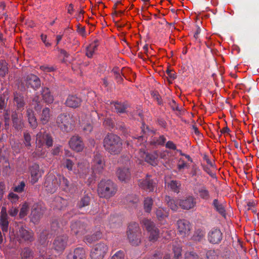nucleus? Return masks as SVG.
Listing matches in <instances>:
<instances>
[{
	"instance_id": "nucleus-11",
	"label": "nucleus",
	"mask_w": 259,
	"mask_h": 259,
	"mask_svg": "<svg viewBox=\"0 0 259 259\" xmlns=\"http://www.w3.org/2000/svg\"><path fill=\"white\" fill-rule=\"evenodd\" d=\"M67 241L68 236L66 235L57 236L53 241V247L57 252L62 253L66 247Z\"/></svg>"
},
{
	"instance_id": "nucleus-58",
	"label": "nucleus",
	"mask_w": 259,
	"mask_h": 259,
	"mask_svg": "<svg viewBox=\"0 0 259 259\" xmlns=\"http://www.w3.org/2000/svg\"><path fill=\"white\" fill-rule=\"evenodd\" d=\"M151 96L152 97L157 101V103L159 105H163V102L161 99V97L159 95L158 93L157 92H153L151 93Z\"/></svg>"
},
{
	"instance_id": "nucleus-6",
	"label": "nucleus",
	"mask_w": 259,
	"mask_h": 259,
	"mask_svg": "<svg viewBox=\"0 0 259 259\" xmlns=\"http://www.w3.org/2000/svg\"><path fill=\"white\" fill-rule=\"evenodd\" d=\"M142 224L149 234V240L152 242L156 241L159 237V232L154 222L150 220L144 219L142 221Z\"/></svg>"
},
{
	"instance_id": "nucleus-63",
	"label": "nucleus",
	"mask_w": 259,
	"mask_h": 259,
	"mask_svg": "<svg viewBox=\"0 0 259 259\" xmlns=\"http://www.w3.org/2000/svg\"><path fill=\"white\" fill-rule=\"evenodd\" d=\"M104 124L110 128H113L114 126L113 121L110 118H106L104 121Z\"/></svg>"
},
{
	"instance_id": "nucleus-64",
	"label": "nucleus",
	"mask_w": 259,
	"mask_h": 259,
	"mask_svg": "<svg viewBox=\"0 0 259 259\" xmlns=\"http://www.w3.org/2000/svg\"><path fill=\"white\" fill-rule=\"evenodd\" d=\"M162 257V254L159 251H157L151 256L149 257L147 259H160Z\"/></svg>"
},
{
	"instance_id": "nucleus-33",
	"label": "nucleus",
	"mask_w": 259,
	"mask_h": 259,
	"mask_svg": "<svg viewBox=\"0 0 259 259\" xmlns=\"http://www.w3.org/2000/svg\"><path fill=\"white\" fill-rule=\"evenodd\" d=\"M41 95L44 101L48 104H51L54 101V96L48 88H43Z\"/></svg>"
},
{
	"instance_id": "nucleus-26",
	"label": "nucleus",
	"mask_w": 259,
	"mask_h": 259,
	"mask_svg": "<svg viewBox=\"0 0 259 259\" xmlns=\"http://www.w3.org/2000/svg\"><path fill=\"white\" fill-rule=\"evenodd\" d=\"M212 206L214 210L224 218L226 217V204L219 201L218 199H214L212 203Z\"/></svg>"
},
{
	"instance_id": "nucleus-43",
	"label": "nucleus",
	"mask_w": 259,
	"mask_h": 259,
	"mask_svg": "<svg viewBox=\"0 0 259 259\" xmlns=\"http://www.w3.org/2000/svg\"><path fill=\"white\" fill-rule=\"evenodd\" d=\"M54 202L56 207L60 209H63L67 204V200L61 197H57L55 198Z\"/></svg>"
},
{
	"instance_id": "nucleus-25",
	"label": "nucleus",
	"mask_w": 259,
	"mask_h": 259,
	"mask_svg": "<svg viewBox=\"0 0 259 259\" xmlns=\"http://www.w3.org/2000/svg\"><path fill=\"white\" fill-rule=\"evenodd\" d=\"M13 102L18 110L23 109L25 102L23 94L18 92L14 93Z\"/></svg>"
},
{
	"instance_id": "nucleus-42",
	"label": "nucleus",
	"mask_w": 259,
	"mask_h": 259,
	"mask_svg": "<svg viewBox=\"0 0 259 259\" xmlns=\"http://www.w3.org/2000/svg\"><path fill=\"white\" fill-rule=\"evenodd\" d=\"M153 204V200L151 197L145 198L144 201V208L145 212H151Z\"/></svg>"
},
{
	"instance_id": "nucleus-19",
	"label": "nucleus",
	"mask_w": 259,
	"mask_h": 259,
	"mask_svg": "<svg viewBox=\"0 0 259 259\" xmlns=\"http://www.w3.org/2000/svg\"><path fill=\"white\" fill-rule=\"evenodd\" d=\"M36 141L41 145L45 144L48 147L53 146V139L52 136L46 132H39L36 135Z\"/></svg>"
},
{
	"instance_id": "nucleus-31",
	"label": "nucleus",
	"mask_w": 259,
	"mask_h": 259,
	"mask_svg": "<svg viewBox=\"0 0 259 259\" xmlns=\"http://www.w3.org/2000/svg\"><path fill=\"white\" fill-rule=\"evenodd\" d=\"M22 116L17 113H13L12 115L13 126L17 130H21L24 126Z\"/></svg>"
},
{
	"instance_id": "nucleus-60",
	"label": "nucleus",
	"mask_w": 259,
	"mask_h": 259,
	"mask_svg": "<svg viewBox=\"0 0 259 259\" xmlns=\"http://www.w3.org/2000/svg\"><path fill=\"white\" fill-rule=\"evenodd\" d=\"M165 147L167 149L176 150H177L176 145L171 141H168L165 144Z\"/></svg>"
},
{
	"instance_id": "nucleus-4",
	"label": "nucleus",
	"mask_w": 259,
	"mask_h": 259,
	"mask_svg": "<svg viewBox=\"0 0 259 259\" xmlns=\"http://www.w3.org/2000/svg\"><path fill=\"white\" fill-rule=\"evenodd\" d=\"M127 236L129 242L132 245L137 246L141 243V231L138 223L132 222L129 224Z\"/></svg>"
},
{
	"instance_id": "nucleus-59",
	"label": "nucleus",
	"mask_w": 259,
	"mask_h": 259,
	"mask_svg": "<svg viewBox=\"0 0 259 259\" xmlns=\"http://www.w3.org/2000/svg\"><path fill=\"white\" fill-rule=\"evenodd\" d=\"M124 254L122 250L117 251L111 257V259H124Z\"/></svg>"
},
{
	"instance_id": "nucleus-22",
	"label": "nucleus",
	"mask_w": 259,
	"mask_h": 259,
	"mask_svg": "<svg viewBox=\"0 0 259 259\" xmlns=\"http://www.w3.org/2000/svg\"><path fill=\"white\" fill-rule=\"evenodd\" d=\"M70 227L72 233L76 235L81 236L86 232V225L81 221L72 222Z\"/></svg>"
},
{
	"instance_id": "nucleus-50",
	"label": "nucleus",
	"mask_w": 259,
	"mask_h": 259,
	"mask_svg": "<svg viewBox=\"0 0 259 259\" xmlns=\"http://www.w3.org/2000/svg\"><path fill=\"white\" fill-rule=\"evenodd\" d=\"M24 144L28 149H29L31 146V138L30 134L27 132H24L23 133Z\"/></svg>"
},
{
	"instance_id": "nucleus-1",
	"label": "nucleus",
	"mask_w": 259,
	"mask_h": 259,
	"mask_svg": "<svg viewBox=\"0 0 259 259\" xmlns=\"http://www.w3.org/2000/svg\"><path fill=\"white\" fill-rule=\"evenodd\" d=\"M105 149L112 155L119 154L122 150V141L116 135L108 134L104 139Z\"/></svg>"
},
{
	"instance_id": "nucleus-27",
	"label": "nucleus",
	"mask_w": 259,
	"mask_h": 259,
	"mask_svg": "<svg viewBox=\"0 0 259 259\" xmlns=\"http://www.w3.org/2000/svg\"><path fill=\"white\" fill-rule=\"evenodd\" d=\"M81 101V99L76 96L70 95L67 97L65 104L69 107L75 108L80 106Z\"/></svg>"
},
{
	"instance_id": "nucleus-15",
	"label": "nucleus",
	"mask_w": 259,
	"mask_h": 259,
	"mask_svg": "<svg viewBox=\"0 0 259 259\" xmlns=\"http://www.w3.org/2000/svg\"><path fill=\"white\" fill-rule=\"evenodd\" d=\"M66 253V259H84L85 257V251L82 247L71 249Z\"/></svg>"
},
{
	"instance_id": "nucleus-48",
	"label": "nucleus",
	"mask_w": 259,
	"mask_h": 259,
	"mask_svg": "<svg viewBox=\"0 0 259 259\" xmlns=\"http://www.w3.org/2000/svg\"><path fill=\"white\" fill-rule=\"evenodd\" d=\"M97 45L91 44L86 49V55L89 58H92L95 52L97 50Z\"/></svg>"
},
{
	"instance_id": "nucleus-47",
	"label": "nucleus",
	"mask_w": 259,
	"mask_h": 259,
	"mask_svg": "<svg viewBox=\"0 0 259 259\" xmlns=\"http://www.w3.org/2000/svg\"><path fill=\"white\" fill-rule=\"evenodd\" d=\"M51 231L55 233H61L63 230L62 226H60L58 220H54L51 223Z\"/></svg>"
},
{
	"instance_id": "nucleus-5",
	"label": "nucleus",
	"mask_w": 259,
	"mask_h": 259,
	"mask_svg": "<svg viewBox=\"0 0 259 259\" xmlns=\"http://www.w3.org/2000/svg\"><path fill=\"white\" fill-rule=\"evenodd\" d=\"M73 122L72 116L67 113L59 115L56 120V122L60 129L66 132H68L71 130Z\"/></svg>"
},
{
	"instance_id": "nucleus-23",
	"label": "nucleus",
	"mask_w": 259,
	"mask_h": 259,
	"mask_svg": "<svg viewBox=\"0 0 259 259\" xmlns=\"http://www.w3.org/2000/svg\"><path fill=\"white\" fill-rule=\"evenodd\" d=\"M179 206L183 209L189 210L193 208L196 205V201L195 198L191 196H189L183 198V199H179Z\"/></svg>"
},
{
	"instance_id": "nucleus-9",
	"label": "nucleus",
	"mask_w": 259,
	"mask_h": 259,
	"mask_svg": "<svg viewBox=\"0 0 259 259\" xmlns=\"http://www.w3.org/2000/svg\"><path fill=\"white\" fill-rule=\"evenodd\" d=\"M105 166L104 157L98 152L94 153L92 161V169L94 172L101 173Z\"/></svg>"
},
{
	"instance_id": "nucleus-35",
	"label": "nucleus",
	"mask_w": 259,
	"mask_h": 259,
	"mask_svg": "<svg viewBox=\"0 0 259 259\" xmlns=\"http://www.w3.org/2000/svg\"><path fill=\"white\" fill-rule=\"evenodd\" d=\"M50 112V109L48 107H45L42 109L39 115V119L42 124H46L49 122L51 117Z\"/></svg>"
},
{
	"instance_id": "nucleus-46",
	"label": "nucleus",
	"mask_w": 259,
	"mask_h": 259,
	"mask_svg": "<svg viewBox=\"0 0 259 259\" xmlns=\"http://www.w3.org/2000/svg\"><path fill=\"white\" fill-rule=\"evenodd\" d=\"M74 162L72 160L67 158L64 157L62 160V164L64 167L66 168L69 171L74 170L73 166Z\"/></svg>"
},
{
	"instance_id": "nucleus-16",
	"label": "nucleus",
	"mask_w": 259,
	"mask_h": 259,
	"mask_svg": "<svg viewBox=\"0 0 259 259\" xmlns=\"http://www.w3.org/2000/svg\"><path fill=\"white\" fill-rule=\"evenodd\" d=\"M223 238V233L221 230L213 228L207 234L208 241L211 244H216L221 242Z\"/></svg>"
},
{
	"instance_id": "nucleus-7",
	"label": "nucleus",
	"mask_w": 259,
	"mask_h": 259,
	"mask_svg": "<svg viewBox=\"0 0 259 259\" xmlns=\"http://www.w3.org/2000/svg\"><path fill=\"white\" fill-rule=\"evenodd\" d=\"M107 245L103 242L96 244L91 252L92 259H102L108 250Z\"/></svg>"
},
{
	"instance_id": "nucleus-56",
	"label": "nucleus",
	"mask_w": 259,
	"mask_h": 259,
	"mask_svg": "<svg viewBox=\"0 0 259 259\" xmlns=\"http://www.w3.org/2000/svg\"><path fill=\"white\" fill-rule=\"evenodd\" d=\"M25 187V182L24 181H21L18 186H15L13 188V191L15 192L21 193L24 191Z\"/></svg>"
},
{
	"instance_id": "nucleus-54",
	"label": "nucleus",
	"mask_w": 259,
	"mask_h": 259,
	"mask_svg": "<svg viewBox=\"0 0 259 259\" xmlns=\"http://www.w3.org/2000/svg\"><path fill=\"white\" fill-rule=\"evenodd\" d=\"M206 259H219V255L214 250H209L206 252Z\"/></svg>"
},
{
	"instance_id": "nucleus-30",
	"label": "nucleus",
	"mask_w": 259,
	"mask_h": 259,
	"mask_svg": "<svg viewBox=\"0 0 259 259\" xmlns=\"http://www.w3.org/2000/svg\"><path fill=\"white\" fill-rule=\"evenodd\" d=\"M166 141V138L163 135H160L159 137L152 136L148 141L151 146L157 147L163 146Z\"/></svg>"
},
{
	"instance_id": "nucleus-40",
	"label": "nucleus",
	"mask_w": 259,
	"mask_h": 259,
	"mask_svg": "<svg viewBox=\"0 0 259 259\" xmlns=\"http://www.w3.org/2000/svg\"><path fill=\"white\" fill-rule=\"evenodd\" d=\"M156 217L159 220H162L168 215V212L166 208L159 207L155 212Z\"/></svg>"
},
{
	"instance_id": "nucleus-32",
	"label": "nucleus",
	"mask_w": 259,
	"mask_h": 259,
	"mask_svg": "<svg viewBox=\"0 0 259 259\" xmlns=\"http://www.w3.org/2000/svg\"><path fill=\"white\" fill-rule=\"evenodd\" d=\"M142 131L143 132V135L135 138L133 142V143L137 146L141 145L143 142H146L147 139L145 136L147 134V133H153L152 131H150L148 127L147 126L145 128L144 125H143Z\"/></svg>"
},
{
	"instance_id": "nucleus-62",
	"label": "nucleus",
	"mask_w": 259,
	"mask_h": 259,
	"mask_svg": "<svg viewBox=\"0 0 259 259\" xmlns=\"http://www.w3.org/2000/svg\"><path fill=\"white\" fill-rule=\"evenodd\" d=\"M40 69L41 70L47 72H51L55 70L54 67L52 66H48L45 65L40 66Z\"/></svg>"
},
{
	"instance_id": "nucleus-36",
	"label": "nucleus",
	"mask_w": 259,
	"mask_h": 259,
	"mask_svg": "<svg viewBox=\"0 0 259 259\" xmlns=\"http://www.w3.org/2000/svg\"><path fill=\"white\" fill-rule=\"evenodd\" d=\"M198 194L200 198L205 200L208 201L211 199L210 194L205 186H202L198 190Z\"/></svg>"
},
{
	"instance_id": "nucleus-28",
	"label": "nucleus",
	"mask_w": 259,
	"mask_h": 259,
	"mask_svg": "<svg viewBox=\"0 0 259 259\" xmlns=\"http://www.w3.org/2000/svg\"><path fill=\"white\" fill-rule=\"evenodd\" d=\"M116 175L122 182H127L131 178V172L127 168H119L116 171Z\"/></svg>"
},
{
	"instance_id": "nucleus-17",
	"label": "nucleus",
	"mask_w": 259,
	"mask_h": 259,
	"mask_svg": "<svg viewBox=\"0 0 259 259\" xmlns=\"http://www.w3.org/2000/svg\"><path fill=\"white\" fill-rule=\"evenodd\" d=\"M59 186V181L54 176L48 177L44 183L46 191L51 194L56 191Z\"/></svg>"
},
{
	"instance_id": "nucleus-57",
	"label": "nucleus",
	"mask_w": 259,
	"mask_h": 259,
	"mask_svg": "<svg viewBox=\"0 0 259 259\" xmlns=\"http://www.w3.org/2000/svg\"><path fill=\"white\" fill-rule=\"evenodd\" d=\"M8 199L13 203H16L19 199L18 195L13 192H10L8 196Z\"/></svg>"
},
{
	"instance_id": "nucleus-8",
	"label": "nucleus",
	"mask_w": 259,
	"mask_h": 259,
	"mask_svg": "<svg viewBox=\"0 0 259 259\" xmlns=\"http://www.w3.org/2000/svg\"><path fill=\"white\" fill-rule=\"evenodd\" d=\"M45 211V207L41 203H36L31 207V221L34 224L38 222Z\"/></svg>"
},
{
	"instance_id": "nucleus-14",
	"label": "nucleus",
	"mask_w": 259,
	"mask_h": 259,
	"mask_svg": "<svg viewBox=\"0 0 259 259\" xmlns=\"http://www.w3.org/2000/svg\"><path fill=\"white\" fill-rule=\"evenodd\" d=\"M2 88L0 89V113H3L5 120V124L7 125L9 120L8 111L5 110L8 100V97H7L8 92L5 91L3 94H2Z\"/></svg>"
},
{
	"instance_id": "nucleus-3",
	"label": "nucleus",
	"mask_w": 259,
	"mask_h": 259,
	"mask_svg": "<svg viewBox=\"0 0 259 259\" xmlns=\"http://www.w3.org/2000/svg\"><path fill=\"white\" fill-rule=\"evenodd\" d=\"M18 212L19 209L17 207H12L8 211L5 206L2 207L0 212V226L4 235L5 233L8 232L9 230V222L8 213L11 217H15L18 214Z\"/></svg>"
},
{
	"instance_id": "nucleus-20",
	"label": "nucleus",
	"mask_w": 259,
	"mask_h": 259,
	"mask_svg": "<svg viewBox=\"0 0 259 259\" xmlns=\"http://www.w3.org/2000/svg\"><path fill=\"white\" fill-rule=\"evenodd\" d=\"M29 170L31 174V183L33 184L38 181L44 173V171L40 169L39 165L36 163L30 166Z\"/></svg>"
},
{
	"instance_id": "nucleus-41",
	"label": "nucleus",
	"mask_w": 259,
	"mask_h": 259,
	"mask_svg": "<svg viewBox=\"0 0 259 259\" xmlns=\"http://www.w3.org/2000/svg\"><path fill=\"white\" fill-rule=\"evenodd\" d=\"M181 183L178 181L172 180L167 184V186L171 191L177 193L180 192Z\"/></svg>"
},
{
	"instance_id": "nucleus-24",
	"label": "nucleus",
	"mask_w": 259,
	"mask_h": 259,
	"mask_svg": "<svg viewBox=\"0 0 259 259\" xmlns=\"http://www.w3.org/2000/svg\"><path fill=\"white\" fill-rule=\"evenodd\" d=\"M89 166L87 163L79 162L76 168L74 169V173L78 175L80 178H84L89 172Z\"/></svg>"
},
{
	"instance_id": "nucleus-53",
	"label": "nucleus",
	"mask_w": 259,
	"mask_h": 259,
	"mask_svg": "<svg viewBox=\"0 0 259 259\" xmlns=\"http://www.w3.org/2000/svg\"><path fill=\"white\" fill-rule=\"evenodd\" d=\"M59 182L65 187V189H68L70 190L71 189H73L74 188V186L70 185L69 181L64 177L60 179Z\"/></svg>"
},
{
	"instance_id": "nucleus-10",
	"label": "nucleus",
	"mask_w": 259,
	"mask_h": 259,
	"mask_svg": "<svg viewBox=\"0 0 259 259\" xmlns=\"http://www.w3.org/2000/svg\"><path fill=\"white\" fill-rule=\"evenodd\" d=\"M17 237L20 242H32L34 240L33 232L25 226L19 228L17 232Z\"/></svg>"
},
{
	"instance_id": "nucleus-34",
	"label": "nucleus",
	"mask_w": 259,
	"mask_h": 259,
	"mask_svg": "<svg viewBox=\"0 0 259 259\" xmlns=\"http://www.w3.org/2000/svg\"><path fill=\"white\" fill-rule=\"evenodd\" d=\"M179 199H174L169 196H166L165 197L167 206L174 211H177L179 208Z\"/></svg>"
},
{
	"instance_id": "nucleus-51",
	"label": "nucleus",
	"mask_w": 259,
	"mask_h": 259,
	"mask_svg": "<svg viewBox=\"0 0 259 259\" xmlns=\"http://www.w3.org/2000/svg\"><path fill=\"white\" fill-rule=\"evenodd\" d=\"M29 206L27 202L23 204L19 212V218L22 219L27 215L28 211Z\"/></svg>"
},
{
	"instance_id": "nucleus-37",
	"label": "nucleus",
	"mask_w": 259,
	"mask_h": 259,
	"mask_svg": "<svg viewBox=\"0 0 259 259\" xmlns=\"http://www.w3.org/2000/svg\"><path fill=\"white\" fill-rule=\"evenodd\" d=\"M145 155V161L152 166L157 165V154L156 153H144Z\"/></svg>"
},
{
	"instance_id": "nucleus-21",
	"label": "nucleus",
	"mask_w": 259,
	"mask_h": 259,
	"mask_svg": "<svg viewBox=\"0 0 259 259\" xmlns=\"http://www.w3.org/2000/svg\"><path fill=\"white\" fill-rule=\"evenodd\" d=\"M69 145L70 148L77 152L82 151L84 148L83 142L81 138L78 136L71 137L69 141Z\"/></svg>"
},
{
	"instance_id": "nucleus-18",
	"label": "nucleus",
	"mask_w": 259,
	"mask_h": 259,
	"mask_svg": "<svg viewBox=\"0 0 259 259\" xmlns=\"http://www.w3.org/2000/svg\"><path fill=\"white\" fill-rule=\"evenodd\" d=\"M25 82L27 88H30L34 90H37L40 87V80L36 75L30 74L26 76Z\"/></svg>"
},
{
	"instance_id": "nucleus-39",
	"label": "nucleus",
	"mask_w": 259,
	"mask_h": 259,
	"mask_svg": "<svg viewBox=\"0 0 259 259\" xmlns=\"http://www.w3.org/2000/svg\"><path fill=\"white\" fill-rule=\"evenodd\" d=\"M91 202V197L89 194L84 195L77 203V207L81 209L83 207L89 206Z\"/></svg>"
},
{
	"instance_id": "nucleus-38",
	"label": "nucleus",
	"mask_w": 259,
	"mask_h": 259,
	"mask_svg": "<svg viewBox=\"0 0 259 259\" xmlns=\"http://www.w3.org/2000/svg\"><path fill=\"white\" fill-rule=\"evenodd\" d=\"M33 250L28 247L22 248L20 253L21 259H33Z\"/></svg>"
},
{
	"instance_id": "nucleus-29",
	"label": "nucleus",
	"mask_w": 259,
	"mask_h": 259,
	"mask_svg": "<svg viewBox=\"0 0 259 259\" xmlns=\"http://www.w3.org/2000/svg\"><path fill=\"white\" fill-rule=\"evenodd\" d=\"M26 115L30 127L35 129L37 126V121L33 110L29 108L26 110Z\"/></svg>"
},
{
	"instance_id": "nucleus-12",
	"label": "nucleus",
	"mask_w": 259,
	"mask_h": 259,
	"mask_svg": "<svg viewBox=\"0 0 259 259\" xmlns=\"http://www.w3.org/2000/svg\"><path fill=\"white\" fill-rule=\"evenodd\" d=\"M139 186L147 191L152 192L156 186V183L152 179L151 175H147L144 179L138 181Z\"/></svg>"
},
{
	"instance_id": "nucleus-52",
	"label": "nucleus",
	"mask_w": 259,
	"mask_h": 259,
	"mask_svg": "<svg viewBox=\"0 0 259 259\" xmlns=\"http://www.w3.org/2000/svg\"><path fill=\"white\" fill-rule=\"evenodd\" d=\"M204 236V232L200 229H198L194 232L193 236V240L196 241H200Z\"/></svg>"
},
{
	"instance_id": "nucleus-55",
	"label": "nucleus",
	"mask_w": 259,
	"mask_h": 259,
	"mask_svg": "<svg viewBox=\"0 0 259 259\" xmlns=\"http://www.w3.org/2000/svg\"><path fill=\"white\" fill-rule=\"evenodd\" d=\"M173 251L175 259H181L182 256V248L179 246H174Z\"/></svg>"
},
{
	"instance_id": "nucleus-13",
	"label": "nucleus",
	"mask_w": 259,
	"mask_h": 259,
	"mask_svg": "<svg viewBox=\"0 0 259 259\" xmlns=\"http://www.w3.org/2000/svg\"><path fill=\"white\" fill-rule=\"evenodd\" d=\"M178 232L182 237L188 235L191 229L190 222L185 219H180L177 221Z\"/></svg>"
},
{
	"instance_id": "nucleus-49",
	"label": "nucleus",
	"mask_w": 259,
	"mask_h": 259,
	"mask_svg": "<svg viewBox=\"0 0 259 259\" xmlns=\"http://www.w3.org/2000/svg\"><path fill=\"white\" fill-rule=\"evenodd\" d=\"M115 109L117 113H123L125 112L127 106L123 103L116 102L114 103Z\"/></svg>"
},
{
	"instance_id": "nucleus-2",
	"label": "nucleus",
	"mask_w": 259,
	"mask_h": 259,
	"mask_svg": "<svg viewBox=\"0 0 259 259\" xmlns=\"http://www.w3.org/2000/svg\"><path fill=\"white\" fill-rule=\"evenodd\" d=\"M117 190L116 185L110 180H102L98 184V192L102 198L109 199L113 197Z\"/></svg>"
},
{
	"instance_id": "nucleus-44",
	"label": "nucleus",
	"mask_w": 259,
	"mask_h": 259,
	"mask_svg": "<svg viewBox=\"0 0 259 259\" xmlns=\"http://www.w3.org/2000/svg\"><path fill=\"white\" fill-rule=\"evenodd\" d=\"M31 104L33 106L34 110L38 112L40 111L42 108V104L39 100V97L38 96H35L32 99Z\"/></svg>"
},
{
	"instance_id": "nucleus-61",
	"label": "nucleus",
	"mask_w": 259,
	"mask_h": 259,
	"mask_svg": "<svg viewBox=\"0 0 259 259\" xmlns=\"http://www.w3.org/2000/svg\"><path fill=\"white\" fill-rule=\"evenodd\" d=\"M61 146L57 145L55 146L54 148L52 150V154L56 156L58 155L61 151Z\"/></svg>"
},
{
	"instance_id": "nucleus-45",
	"label": "nucleus",
	"mask_w": 259,
	"mask_h": 259,
	"mask_svg": "<svg viewBox=\"0 0 259 259\" xmlns=\"http://www.w3.org/2000/svg\"><path fill=\"white\" fill-rule=\"evenodd\" d=\"M9 71L8 63L4 60H0V76L4 77L8 74Z\"/></svg>"
}]
</instances>
